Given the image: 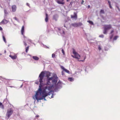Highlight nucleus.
<instances>
[{
	"mask_svg": "<svg viewBox=\"0 0 120 120\" xmlns=\"http://www.w3.org/2000/svg\"><path fill=\"white\" fill-rule=\"evenodd\" d=\"M63 33H64V31H63Z\"/></svg>",
	"mask_w": 120,
	"mask_h": 120,
	"instance_id": "4d7b16f0",
	"label": "nucleus"
},
{
	"mask_svg": "<svg viewBox=\"0 0 120 120\" xmlns=\"http://www.w3.org/2000/svg\"><path fill=\"white\" fill-rule=\"evenodd\" d=\"M84 2V1L83 0H82V2L81 3L82 4H83V3Z\"/></svg>",
	"mask_w": 120,
	"mask_h": 120,
	"instance_id": "ea45409f",
	"label": "nucleus"
},
{
	"mask_svg": "<svg viewBox=\"0 0 120 120\" xmlns=\"http://www.w3.org/2000/svg\"><path fill=\"white\" fill-rule=\"evenodd\" d=\"M39 83V82H35V83L37 84H38Z\"/></svg>",
	"mask_w": 120,
	"mask_h": 120,
	"instance_id": "de8ad7c7",
	"label": "nucleus"
},
{
	"mask_svg": "<svg viewBox=\"0 0 120 120\" xmlns=\"http://www.w3.org/2000/svg\"><path fill=\"white\" fill-rule=\"evenodd\" d=\"M4 12L5 14H7L8 13L7 10L6 9H5L4 10Z\"/></svg>",
	"mask_w": 120,
	"mask_h": 120,
	"instance_id": "7c9ffc66",
	"label": "nucleus"
},
{
	"mask_svg": "<svg viewBox=\"0 0 120 120\" xmlns=\"http://www.w3.org/2000/svg\"><path fill=\"white\" fill-rule=\"evenodd\" d=\"M71 18L74 19L75 20L76 19H77V14L75 12L74 13V15H71Z\"/></svg>",
	"mask_w": 120,
	"mask_h": 120,
	"instance_id": "1a4fd4ad",
	"label": "nucleus"
},
{
	"mask_svg": "<svg viewBox=\"0 0 120 120\" xmlns=\"http://www.w3.org/2000/svg\"><path fill=\"white\" fill-rule=\"evenodd\" d=\"M73 52L74 54V56H73L72 55V57L74 58H75L78 59H79L80 57V56L75 51L74 49H73Z\"/></svg>",
	"mask_w": 120,
	"mask_h": 120,
	"instance_id": "39448f33",
	"label": "nucleus"
},
{
	"mask_svg": "<svg viewBox=\"0 0 120 120\" xmlns=\"http://www.w3.org/2000/svg\"><path fill=\"white\" fill-rule=\"evenodd\" d=\"M27 5L28 6H29V4L28 3H27Z\"/></svg>",
	"mask_w": 120,
	"mask_h": 120,
	"instance_id": "3c124183",
	"label": "nucleus"
},
{
	"mask_svg": "<svg viewBox=\"0 0 120 120\" xmlns=\"http://www.w3.org/2000/svg\"><path fill=\"white\" fill-rule=\"evenodd\" d=\"M62 75H64V72L63 71L62 72Z\"/></svg>",
	"mask_w": 120,
	"mask_h": 120,
	"instance_id": "37998d69",
	"label": "nucleus"
},
{
	"mask_svg": "<svg viewBox=\"0 0 120 120\" xmlns=\"http://www.w3.org/2000/svg\"><path fill=\"white\" fill-rule=\"evenodd\" d=\"M87 22H89L90 24L91 25H93L94 24L93 22L92 21H87Z\"/></svg>",
	"mask_w": 120,
	"mask_h": 120,
	"instance_id": "393cba45",
	"label": "nucleus"
},
{
	"mask_svg": "<svg viewBox=\"0 0 120 120\" xmlns=\"http://www.w3.org/2000/svg\"><path fill=\"white\" fill-rule=\"evenodd\" d=\"M52 87L51 86H45L44 89L42 90L41 94L42 95V97H40L39 96V93H38L36 95V94L33 97V98L35 100L36 99L38 101L39 100H42L44 99V100H45L46 99L45 98L48 95H50L51 92V90Z\"/></svg>",
	"mask_w": 120,
	"mask_h": 120,
	"instance_id": "f03ea898",
	"label": "nucleus"
},
{
	"mask_svg": "<svg viewBox=\"0 0 120 120\" xmlns=\"http://www.w3.org/2000/svg\"><path fill=\"white\" fill-rule=\"evenodd\" d=\"M45 77H47V78H48L50 76L51 73L50 72H46L45 73Z\"/></svg>",
	"mask_w": 120,
	"mask_h": 120,
	"instance_id": "9b49d317",
	"label": "nucleus"
},
{
	"mask_svg": "<svg viewBox=\"0 0 120 120\" xmlns=\"http://www.w3.org/2000/svg\"><path fill=\"white\" fill-rule=\"evenodd\" d=\"M3 30L2 28L0 26V30Z\"/></svg>",
	"mask_w": 120,
	"mask_h": 120,
	"instance_id": "c03bdc74",
	"label": "nucleus"
},
{
	"mask_svg": "<svg viewBox=\"0 0 120 120\" xmlns=\"http://www.w3.org/2000/svg\"><path fill=\"white\" fill-rule=\"evenodd\" d=\"M23 42L24 43V44L25 46L26 47L27 45V44L26 42L25 41H23Z\"/></svg>",
	"mask_w": 120,
	"mask_h": 120,
	"instance_id": "c756f323",
	"label": "nucleus"
},
{
	"mask_svg": "<svg viewBox=\"0 0 120 120\" xmlns=\"http://www.w3.org/2000/svg\"><path fill=\"white\" fill-rule=\"evenodd\" d=\"M33 58L35 60H38L39 59V58L37 56H33Z\"/></svg>",
	"mask_w": 120,
	"mask_h": 120,
	"instance_id": "f3484780",
	"label": "nucleus"
},
{
	"mask_svg": "<svg viewBox=\"0 0 120 120\" xmlns=\"http://www.w3.org/2000/svg\"><path fill=\"white\" fill-rule=\"evenodd\" d=\"M23 37H24V38H25L26 37L24 36V35L23 34Z\"/></svg>",
	"mask_w": 120,
	"mask_h": 120,
	"instance_id": "09e8293b",
	"label": "nucleus"
},
{
	"mask_svg": "<svg viewBox=\"0 0 120 120\" xmlns=\"http://www.w3.org/2000/svg\"><path fill=\"white\" fill-rule=\"evenodd\" d=\"M117 8L118 9V10L119 11H120V9L118 7H117Z\"/></svg>",
	"mask_w": 120,
	"mask_h": 120,
	"instance_id": "8fccbe9b",
	"label": "nucleus"
},
{
	"mask_svg": "<svg viewBox=\"0 0 120 120\" xmlns=\"http://www.w3.org/2000/svg\"><path fill=\"white\" fill-rule=\"evenodd\" d=\"M24 26H23L21 30V34L22 35H23L24 33Z\"/></svg>",
	"mask_w": 120,
	"mask_h": 120,
	"instance_id": "4468645a",
	"label": "nucleus"
},
{
	"mask_svg": "<svg viewBox=\"0 0 120 120\" xmlns=\"http://www.w3.org/2000/svg\"><path fill=\"white\" fill-rule=\"evenodd\" d=\"M114 32V30H112L110 32V34H112V33L113 32Z\"/></svg>",
	"mask_w": 120,
	"mask_h": 120,
	"instance_id": "c9c22d12",
	"label": "nucleus"
},
{
	"mask_svg": "<svg viewBox=\"0 0 120 120\" xmlns=\"http://www.w3.org/2000/svg\"><path fill=\"white\" fill-rule=\"evenodd\" d=\"M113 37V35H112L110 37V39H111Z\"/></svg>",
	"mask_w": 120,
	"mask_h": 120,
	"instance_id": "58836bf2",
	"label": "nucleus"
},
{
	"mask_svg": "<svg viewBox=\"0 0 120 120\" xmlns=\"http://www.w3.org/2000/svg\"><path fill=\"white\" fill-rule=\"evenodd\" d=\"M6 52V50H5L4 51V52L5 53Z\"/></svg>",
	"mask_w": 120,
	"mask_h": 120,
	"instance_id": "5fc2aeb1",
	"label": "nucleus"
},
{
	"mask_svg": "<svg viewBox=\"0 0 120 120\" xmlns=\"http://www.w3.org/2000/svg\"><path fill=\"white\" fill-rule=\"evenodd\" d=\"M22 86V85H21V86Z\"/></svg>",
	"mask_w": 120,
	"mask_h": 120,
	"instance_id": "6e6d98bb",
	"label": "nucleus"
},
{
	"mask_svg": "<svg viewBox=\"0 0 120 120\" xmlns=\"http://www.w3.org/2000/svg\"><path fill=\"white\" fill-rule=\"evenodd\" d=\"M90 7V6L89 5H88V6L87 8H89Z\"/></svg>",
	"mask_w": 120,
	"mask_h": 120,
	"instance_id": "49530a36",
	"label": "nucleus"
},
{
	"mask_svg": "<svg viewBox=\"0 0 120 120\" xmlns=\"http://www.w3.org/2000/svg\"><path fill=\"white\" fill-rule=\"evenodd\" d=\"M98 49L99 50H101V47L100 45H99L98 46Z\"/></svg>",
	"mask_w": 120,
	"mask_h": 120,
	"instance_id": "f704fd0d",
	"label": "nucleus"
},
{
	"mask_svg": "<svg viewBox=\"0 0 120 120\" xmlns=\"http://www.w3.org/2000/svg\"><path fill=\"white\" fill-rule=\"evenodd\" d=\"M9 56L13 60L15 59L17 57V55L16 54H15L14 56L10 55H9Z\"/></svg>",
	"mask_w": 120,
	"mask_h": 120,
	"instance_id": "9d476101",
	"label": "nucleus"
},
{
	"mask_svg": "<svg viewBox=\"0 0 120 120\" xmlns=\"http://www.w3.org/2000/svg\"><path fill=\"white\" fill-rule=\"evenodd\" d=\"M82 25V24L81 22H80L77 23V27L81 26Z\"/></svg>",
	"mask_w": 120,
	"mask_h": 120,
	"instance_id": "5701e85b",
	"label": "nucleus"
},
{
	"mask_svg": "<svg viewBox=\"0 0 120 120\" xmlns=\"http://www.w3.org/2000/svg\"><path fill=\"white\" fill-rule=\"evenodd\" d=\"M60 82L59 81V82H58L57 83V84H58Z\"/></svg>",
	"mask_w": 120,
	"mask_h": 120,
	"instance_id": "603ef678",
	"label": "nucleus"
},
{
	"mask_svg": "<svg viewBox=\"0 0 120 120\" xmlns=\"http://www.w3.org/2000/svg\"><path fill=\"white\" fill-rule=\"evenodd\" d=\"M39 117V116L38 115H36L35 116V117L37 118L38 119V118Z\"/></svg>",
	"mask_w": 120,
	"mask_h": 120,
	"instance_id": "e433bc0d",
	"label": "nucleus"
},
{
	"mask_svg": "<svg viewBox=\"0 0 120 120\" xmlns=\"http://www.w3.org/2000/svg\"><path fill=\"white\" fill-rule=\"evenodd\" d=\"M53 19L55 20L56 21L57 20L56 16L54 15L53 16Z\"/></svg>",
	"mask_w": 120,
	"mask_h": 120,
	"instance_id": "c85d7f7f",
	"label": "nucleus"
},
{
	"mask_svg": "<svg viewBox=\"0 0 120 120\" xmlns=\"http://www.w3.org/2000/svg\"><path fill=\"white\" fill-rule=\"evenodd\" d=\"M71 2L70 3V4H71Z\"/></svg>",
	"mask_w": 120,
	"mask_h": 120,
	"instance_id": "13d9d810",
	"label": "nucleus"
},
{
	"mask_svg": "<svg viewBox=\"0 0 120 120\" xmlns=\"http://www.w3.org/2000/svg\"><path fill=\"white\" fill-rule=\"evenodd\" d=\"M53 78L51 77V78H47L48 79L47 80V82L46 83V85H49L50 84V82H49L50 81L52 80V79Z\"/></svg>",
	"mask_w": 120,
	"mask_h": 120,
	"instance_id": "6e6552de",
	"label": "nucleus"
},
{
	"mask_svg": "<svg viewBox=\"0 0 120 120\" xmlns=\"http://www.w3.org/2000/svg\"><path fill=\"white\" fill-rule=\"evenodd\" d=\"M29 46H27V47H26L25 48L26 52L27 53V52L29 50Z\"/></svg>",
	"mask_w": 120,
	"mask_h": 120,
	"instance_id": "aec40b11",
	"label": "nucleus"
},
{
	"mask_svg": "<svg viewBox=\"0 0 120 120\" xmlns=\"http://www.w3.org/2000/svg\"><path fill=\"white\" fill-rule=\"evenodd\" d=\"M103 33L104 34H106L108 30L111 29L112 28V26L111 24L105 25H104Z\"/></svg>",
	"mask_w": 120,
	"mask_h": 120,
	"instance_id": "20e7f679",
	"label": "nucleus"
},
{
	"mask_svg": "<svg viewBox=\"0 0 120 120\" xmlns=\"http://www.w3.org/2000/svg\"><path fill=\"white\" fill-rule=\"evenodd\" d=\"M64 0H62V1H61L59 0H58L57 1V2L58 3L60 4H64V2L63 1Z\"/></svg>",
	"mask_w": 120,
	"mask_h": 120,
	"instance_id": "2eb2a0df",
	"label": "nucleus"
},
{
	"mask_svg": "<svg viewBox=\"0 0 120 120\" xmlns=\"http://www.w3.org/2000/svg\"><path fill=\"white\" fill-rule=\"evenodd\" d=\"M99 37L101 38H103L104 37V36L102 35H101L99 36Z\"/></svg>",
	"mask_w": 120,
	"mask_h": 120,
	"instance_id": "473e14b6",
	"label": "nucleus"
},
{
	"mask_svg": "<svg viewBox=\"0 0 120 120\" xmlns=\"http://www.w3.org/2000/svg\"><path fill=\"white\" fill-rule=\"evenodd\" d=\"M57 82V80L56 79H54L52 80V82L53 83H56Z\"/></svg>",
	"mask_w": 120,
	"mask_h": 120,
	"instance_id": "412c9836",
	"label": "nucleus"
},
{
	"mask_svg": "<svg viewBox=\"0 0 120 120\" xmlns=\"http://www.w3.org/2000/svg\"><path fill=\"white\" fill-rule=\"evenodd\" d=\"M52 87L51 86H45L44 89L42 90L41 94L42 95V97H40L39 96V93H38L36 95V94L33 97V98L35 100L36 99L38 101L39 100H42L44 99V100H45L46 99L45 98L48 95H50L51 92V90Z\"/></svg>",
	"mask_w": 120,
	"mask_h": 120,
	"instance_id": "f257e3e1",
	"label": "nucleus"
},
{
	"mask_svg": "<svg viewBox=\"0 0 120 120\" xmlns=\"http://www.w3.org/2000/svg\"><path fill=\"white\" fill-rule=\"evenodd\" d=\"M52 57L53 58H56L55 54L54 53H53L52 55Z\"/></svg>",
	"mask_w": 120,
	"mask_h": 120,
	"instance_id": "bb28decb",
	"label": "nucleus"
},
{
	"mask_svg": "<svg viewBox=\"0 0 120 120\" xmlns=\"http://www.w3.org/2000/svg\"><path fill=\"white\" fill-rule=\"evenodd\" d=\"M109 7L110 8L112 9V7L111 6V4H109Z\"/></svg>",
	"mask_w": 120,
	"mask_h": 120,
	"instance_id": "79ce46f5",
	"label": "nucleus"
},
{
	"mask_svg": "<svg viewBox=\"0 0 120 120\" xmlns=\"http://www.w3.org/2000/svg\"><path fill=\"white\" fill-rule=\"evenodd\" d=\"M27 41H28L30 43H31V40L30 39H28L27 40Z\"/></svg>",
	"mask_w": 120,
	"mask_h": 120,
	"instance_id": "2f4dec72",
	"label": "nucleus"
},
{
	"mask_svg": "<svg viewBox=\"0 0 120 120\" xmlns=\"http://www.w3.org/2000/svg\"><path fill=\"white\" fill-rule=\"evenodd\" d=\"M86 58V57H85L84 58V60H80V61H84V60H85V59Z\"/></svg>",
	"mask_w": 120,
	"mask_h": 120,
	"instance_id": "a19ab883",
	"label": "nucleus"
},
{
	"mask_svg": "<svg viewBox=\"0 0 120 120\" xmlns=\"http://www.w3.org/2000/svg\"><path fill=\"white\" fill-rule=\"evenodd\" d=\"M71 25L73 26L74 27H77V23H72Z\"/></svg>",
	"mask_w": 120,
	"mask_h": 120,
	"instance_id": "a211bd4d",
	"label": "nucleus"
},
{
	"mask_svg": "<svg viewBox=\"0 0 120 120\" xmlns=\"http://www.w3.org/2000/svg\"><path fill=\"white\" fill-rule=\"evenodd\" d=\"M68 80L69 81H70L72 82L74 81V79L73 78L70 77L68 78Z\"/></svg>",
	"mask_w": 120,
	"mask_h": 120,
	"instance_id": "6ab92c4d",
	"label": "nucleus"
},
{
	"mask_svg": "<svg viewBox=\"0 0 120 120\" xmlns=\"http://www.w3.org/2000/svg\"><path fill=\"white\" fill-rule=\"evenodd\" d=\"M0 108H1L3 109H4V106L2 103L0 102Z\"/></svg>",
	"mask_w": 120,
	"mask_h": 120,
	"instance_id": "4be33fe9",
	"label": "nucleus"
},
{
	"mask_svg": "<svg viewBox=\"0 0 120 120\" xmlns=\"http://www.w3.org/2000/svg\"><path fill=\"white\" fill-rule=\"evenodd\" d=\"M14 19H15V20H17V21L18 20V19L16 18V17H15L14 18Z\"/></svg>",
	"mask_w": 120,
	"mask_h": 120,
	"instance_id": "4c0bfd02",
	"label": "nucleus"
},
{
	"mask_svg": "<svg viewBox=\"0 0 120 120\" xmlns=\"http://www.w3.org/2000/svg\"><path fill=\"white\" fill-rule=\"evenodd\" d=\"M8 22V20L4 19L0 22V25H4L7 23Z\"/></svg>",
	"mask_w": 120,
	"mask_h": 120,
	"instance_id": "0eeeda50",
	"label": "nucleus"
},
{
	"mask_svg": "<svg viewBox=\"0 0 120 120\" xmlns=\"http://www.w3.org/2000/svg\"><path fill=\"white\" fill-rule=\"evenodd\" d=\"M100 14H104L105 12L103 10L101 9L100 11Z\"/></svg>",
	"mask_w": 120,
	"mask_h": 120,
	"instance_id": "b1692460",
	"label": "nucleus"
},
{
	"mask_svg": "<svg viewBox=\"0 0 120 120\" xmlns=\"http://www.w3.org/2000/svg\"><path fill=\"white\" fill-rule=\"evenodd\" d=\"M108 1V3L109 4H111L110 2V1Z\"/></svg>",
	"mask_w": 120,
	"mask_h": 120,
	"instance_id": "a18cd8bd",
	"label": "nucleus"
},
{
	"mask_svg": "<svg viewBox=\"0 0 120 120\" xmlns=\"http://www.w3.org/2000/svg\"><path fill=\"white\" fill-rule=\"evenodd\" d=\"M62 53H63V55H65V53H64V50L63 49H62Z\"/></svg>",
	"mask_w": 120,
	"mask_h": 120,
	"instance_id": "72a5a7b5",
	"label": "nucleus"
},
{
	"mask_svg": "<svg viewBox=\"0 0 120 120\" xmlns=\"http://www.w3.org/2000/svg\"><path fill=\"white\" fill-rule=\"evenodd\" d=\"M45 16L46 17L45 19V21L46 22H47L48 21V15L46 13L45 14Z\"/></svg>",
	"mask_w": 120,
	"mask_h": 120,
	"instance_id": "dca6fc26",
	"label": "nucleus"
},
{
	"mask_svg": "<svg viewBox=\"0 0 120 120\" xmlns=\"http://www.w3.org/2000/svg\"><path fill=\"white\" fill-rule=\"evenodd\" d=\"M12 11L13 12H15L16 10V7L15 5H13L12 6Z\"/></svg>",
	"mask_w": 120,
	"mask_h": 120,
	"instance_id": "ddd939ff",
	"label": "nucleus"
},
{
	"mask_svg": "<svg viewBox=\"0 0 120 120\" xmlns=\"http://www.w3.org/2000/svg\"><path fill=\"white\" fill-rule=\"evenodd\" d=\"M13 112V110L11 109H10L8 110L6 114V116H7L8 119L12 114Z\"/></svg>",
	"mask_w": 120,
	"mask_h": 120,
	"instance_id": "423d86ee",
	"label": "nucleus"
},
{
	"mask_svg": "<svg viewBox=\"0 0 120 120\" xmlns=\"http://www.w3.org/2000/svg\"><path fill=\"white\" fill-rule=\"evenodd\" d=\"M45 73L44 71H42L39 75V80L40 82L39 85V88L38 90L36 91V95L38 93H40V94L41 95L42 91L41 87L42 86V84L43 82V79L44 77Z\"/></svg>",
	"mask_w": 120,
	"mask_h": 120,
	"instance_id": "7ed1b4c3",
	"label": "nucleus"
},
{
	"mask_svg": "<svg viewBox=\"0 0 120 120\" xmlns=\"http://www.w3.org/2000/svg\"><path fill=\"white\" fill-rule=\"evenodd\" d=\"M61 68L66 73H69V71L67 69L65 68L63 66H61Z\"/></svg>",
	"mask_w": 120,
	"mask_h": 120,
	"instance_id": "f8f14e48",
	"label": "nucleus"
},
{
	"mask_svg": "<svg viewBox=\"0 0 120 120\" xmlns=\"http://www.w3.org/2000/svg\"><path fill=\"white\" fill-rule=\"evenodd\" d=\"M67 0V1L68 2V1L69 0Z\"/></svg>",
	"mask_w": 120,
	"mask_h": 120,
	"instance_id": "864d4df0",
	"label": "nucleus"
},
{
	"mask_svg": "<svg viewBox=\"0 0 120 120\" xmlns=\"http://www.w3.org/2000/svg\"><path fill=\"white\" fill-rule=\"evenodd\" d=\"M3 40H4V42H6V39L4 37V36H3Z\"/></svg>",
	"mask_w": 120,
	"mask_h": 120,
	"instance_id": "cd10ccee",
	"label": "nucleus"
},
{
	"mask_svg": "<svg viewBox=\"0 0 120 120\" xmlns=\"http://www.w3.org/2000/svg\"><path fill=\"white\" fill-rule=\"evenodd\" d=\"M118 36H116L114 37V38L113 40H116L117 38H118Z\"/></svg>",
	"mask_w": 120,
	"mask_h": 120,
	"instance_id": "a878e982",
	"label": "nucleus"
}]
</instances>
